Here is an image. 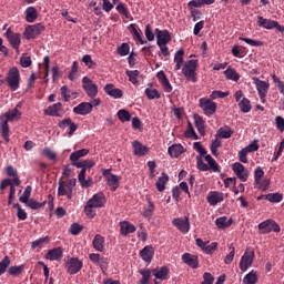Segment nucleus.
I'll list each match as a JSON object with an SVG mask.
<instances>
[{"instance_id": "27", "label": "nucleus", "mask_w": 284, "mask_h": 284, "mask_svg": "<svg viewBox=\"0 0 284 284\" xmlns=\"http://www.w3.org/2000/svg\"><path fill=\"white\" fill-rule=\"evenodd\" d=\"M71 165L75 166L77 169H81V171H84V174L88 170H91L93 166H95V163L92 160H81L79 162H73Z\"/></svg>"}, {"instance_id": "52", "label": "nucleus", "mask_w": 284, "mask_h": 284, "mask_svg": "<svg viewBox=\"0 0 284 284\" xmlns=\"http://www.w3.org/2000/svg\"><path fill=\"white\" fill-rule=\"evenodd\" d=\"M224 75L226 77V79H229L230 81H235L237 82L240 80V74L237 73V71L233 70L232 68H229L224 71Z\"/></svg>"}, {"instance_id": "45", "label": "nucleus", "mask_w": 284, "mask_h": 284, "mask_svg": "<svg viewBox=\"0 0 284 284\" xmlns=\"http://www.w3.org/2000/svg\"><path fill=\"white\" fill-rule=\"evenodd\" d=\"M258 281L257 273L254 271L250 272L244 276V280H242V283L244 284H256Z\"/></svg>"}, {"instance_id": "47", "label": "nucleus", "mask_w": 284, "mask_h": 284, "mask_svg": "<svg viewBox=\"0 0 284 284\" xmlns=\"http://www.w3.org/2000/svg\"><path fill=\"white\" fill-rule=\"evenodd\" d=\"M144 93H145L146 99H149L150 101L159 100L161 98L159 90H156V89L146 88Z\"/></svg>"}, {"instance_id": "34", "label": "nucleus", "mask_w": 284, "mask_h": 284, "mask_svg": "<svg viewBox=\"0 0 284 284\" xmlns=\"http://www.w3.org/2000/svg\"><path fill=\"white\" fill-rule=\"evenodd\" d=\"M174 62H175V71L181 70V68L185 64L183 49H180L179 51L175 52Z\"/></svg>"}, {"instance_id": "35", "label": "nucleus", "mask_w": 284, "mask_h": 284, "mask_svg": "<svg viewBox=\"0 0 284 284\" xmlns=\"http://www.w3.org/2000/svg\"><path fill=\"white\" fill-rule=\"evenodd\" d=\"M170 181L169 175L165 172L161 173V176L159 178V181H156L155 186L156 190L161 193L165 190V185Z\"/></svg>"}, {"instance_id": "18", "label": "nucleus", "mask_w": 284, "mask_h": 284, "mask_svg": "<svg viewBox=\"0 0 284 284\" xmlns=\"http://www.w3.org/2000/svg\"><path fill=\"white\" fill-rule=\"evenodd\" d=\"M93 111V105L90 102H81L79 105L74 106L73 112L77 115L85 116Z\"/></svg>"}, {"instance_id": "46", "label": "nucleus", "mask_w": 284, "mask_h": 284, "mask_svg": "<svg viewBox=\"0 0 284 284\" xmlns=\"http://www.w3.org/2000/svg\"><path fill=\"white\" fill-rule=\"evenodd\" d=\"M204 159L205 162L209 163L207 165H210L211 171H213L214 173H220V165L217 164V162H215L212 155H205Z\"/></svg>"}, {"instance_id": "9", "label": "nucleus", "mask_w": 284, "mask_h": 284, "mask_svg": "<svg viewBox=\"0 0 284 284\" xmlns=\"http://www.w3.org/2000/svg\"><path fill=\"white\" fill-rule=\"evenodd\" d=\"M258 230L261 234H268L270 232H281L280 225L277 224V222H274L273 220H266L264 222H261L258 224Z\"/></svg>"}, {"instance_id": "8", "label": "nucleus", "mask_w": 284, "mask_h": 284, "mask_svg": "<svg viewBox=\"0 0 284 284\" xmlns=\"http://www.w3.org/2000/svg\"><path fill=\"white\" fill-rule=\"evenodd\" d=\"M255 253L253 248H246L244 255H242L240 261L241 272H247L248 267L253 265Z\"/></svg>"}, {"instance_id": "25", "label": "nucleus", "mask_w": 284, "mask_h": 284, "mask_svg": "<svg viewBox=\"0 0 284 284\" xmlns=\"http://www.w3.org/2000/svg\"><path fill=\"white\" fill-rule=\"evenodd\" d=\"M151 273L161 281H165L169 278L170 270L168 266H162L160 268H153Z\"/></svg>"}, {"instance_id": "48", "label": "nucleus", "mask_w": 284, "mask_h": 284, "mask_svg": "<svg viewBox=\"0 0 284 284\" xmlns=\"http://www.w3.org/2000/svg\"><path fill=\"white\" fill-rule=\"evenodd\" d=\"M22 203H24L31 210H40V209L44 207V205H45V202H38L34 199H30L27 202H22Z\"/></svg>"}, {"instance_id": "49", "label": "nucleus", "mask_w": 284, "mask_h": 284, "mask_svg": "<svg viewBox=\"0 0 284 284\" xmlns=\"http://www.w3.org/2000/svg\"><path fill=\"white\" fill-rule=\"evenodd\" d=\"M196 169L201 172L212 171V168L203 162V158L201 155H196Z\"/></svg>"}, {"instance_id": "57", "label": "nucleus", "mask_w": 284, "mask_h": 284, "mask_svg": "<svg viewBox=\"0 0 284 284\" xmlns=\"http://www.w3.org/2000/svg\"><path fill=\"white\" fill-rule=\"evenodd\" d=\"M32 195V186H26L24 193L20 196L19 201L21 203H28L30 201V196Z\"/></svg>"}, {"instance_id": "55", "label": "nucleus", "mask_w": 284, "mask_h": 284, "mask_svg": "<svg viewBox=\"0 0 284 284\" xmlns=\"http://www.w3.org/2000/svg\"><path fill=\"white\" fill-rule=\"evenodd\" d=\"M266 201H270L271 203H280L283 201V195L280 193H271L268 195H264Z\"/></svg>"}, {"instance_id": "17", "label": "nucleus", "mask_w": 284, "mask_h": 284, "mask_svg": "<svg viewBox=\"0 0 284 284\" xmlns=\"http://www.w3.org/2000/svg\"><path fill=\"white\" fill-rule=\"evenodd\" d=\"M4 36L7 40H9L11 47H13L14 50H19L21 43L20 33H14L12 29L9 28L7 29Z\"/></svg>"}, {"instance_id": "60", "label": "nucleus", "mask_w": 284, "mask_h": 284, "mask_svg": "<svg viewBox=\"0 0 284 284\" xmlns=\"http://www.w3.org/2000/svg\"><path fill=\"white\" fill-rule=\"evenodd\" d=\"M153 212H154V204L152 201L149 200V207H146L142 212V216H144L145 219H151L153 216Z\"/></svg>"}, {"instance_id": "15", "label": "nucleus", "mask_w": 284, "mask_h": 284, "mask_svg": "<svg viewBox=\"0 0 284 284\" xmlns=\"http://www.w3.org/2000/svg\"><path fill=\"white\" fill-rule=\"evenodd\" d=\"M224 201V193L220 191H210L209 195H206V202L211 206H215Z\"/></svg>"}, {"instance_id": "63", "label": "nucleus", "mask_w": 284, "mask_h": 284, "mask_svg": "<svg viewBox=\"0 0 284 284\" xmlns=\"http://www.w3.org/2000/svg\"><path fill=\"white\" fill-rule=\"evenodd\" d=\"M275 84H277L280 93L284 97V82L276 74H271Z\"/></svg>"}, {"instance_id": "14", "label": "nucleus", "mask_w": 284, "mask_h": 284, "mask_svg": "<svg viewBox=\"0 0 284 284\" xmlns=\"http://www.w3.org/2000/svg\"><path fill=\"white\" fill-rule=\"evenodd\" d=\"M233 171L235 176L239 178L241 182H247L248 170L243 164L235 162L233 164Z\"/></svg>"}, {"instance_id": "6", "label": "nucleus", "mask_w": 284, "mask_h": 284, "mask_svg": "<svg viewBox=\"0 0 284 284\" xmlns=\"http://www.w3.org/2000/svg\"><path fill=\"white\" fill-rule=\"evenodd\" d=\"M199 103L202 111H204L205 116H213L217 111V103L213 102L209 98H201Z\"/></svg>"}, {"instance_id": "4", "label": "nucleus", "mask_w": 284, "mask_h": 284, "mask_svg": "<svg viewBox=\"0 0 284 284\" xmlns=\"http://www.w3.org/2000/svg\"><path fill=\"white\" fill-rule=\"evenodd\" d=\"M256 24L258 27L264 28L265 30L275 29L276 31H278L281 33L284 32V27L281 26L277 21L271 20V19H265L263 16H258V20L256 21Z\"/></svg>"}, {"instance_id": "26", "label": "nucleus", "mask_w": 284, "mask_h": 284, "mask_svg": "<svg viewBox=\"0 0 284 284\" xmlns=\"http://www.w3.org/2000/svg\"><path fill=\"white\" fill-rule=\"evenodd\" d=\"M104 91L106 94L113 97L115 100L123 98V91L120 89H115L112 83L105 84Z\"/></svg>"}, {"instance_id": "13", "label": "nucleus", "mask_w": 284, "mask_h": 284, "mask_svg": "<svg viewBox=\"0 0 284 284\" xmlns=\"http://www.w3.org/2000/svg\"><path fill=\"white\" fill-rule=\"evenodd\" d=\"M156 34V45H168L169 42L172 41V36L170 34L169 30H160L159 28L155 29Z\"/></svg>"}, {"instance_id": "62", "label": "nucleus", "mask_w": 284, "mask_h": 284, "mask_svg": "<svg viewBox=\"0 0 284 284\" xmlns=\"http://www.w3.org/2000/svg\"><path fill=\"white\" fill-rule=\"evenodd\" d=\"M83 231V226H81L79 223H73L70 226V233L73 236H78Z\"/></svg>"}, {"instance_id": "10", "label": "nucleus", "mask_w": 284, "mask_h": 284, "mask_svg": "<svg viewBox=\"0 0 284 284\" xmlns=\"http://www.w3.org/2000/svg\"><path fill=\"white\" fill-rule=\"evenodd\" d=\"M173 225L176 230H179L182 234H187L190 232L191 225H190V217H174L173 219Z\"/></svg>"}, {"instance_id": "38", "label": "nucleus", "mask_w": 284, "mask_h": 284, "mask_svg": "<svg viewBox=\"0 0 284 284\" xmlns=\"http://www.w3.org/2000/svg\"><path fill=\"white\" fill-rule=\"evenodd\" d=\"M38 19V10L34 7H29L26 9V21L28 23H33Z\"/></svg>"}, {"instance_id": "50", "label": "nucleus", "mask_w": 284, "mask_h": 284, "mask_svg": "<svg viewBox=\"0 0 284 284\" xmlns=\"http://www.w3.org/2000/svg\"><path fill=\"white\" fill-rule=\"evenodd\" d=\"M116 116H119V120L124 123V122H129L130 120H132V115L130 114V112L125 109H120L119 112H116Z\"/></svg>"}, {"instance_id": "7", "label": "nucleus", "mask_w": 284, "mask_h": 284, "mask_svg": "<svg viewBox=\"0 0 284 284\" xmlns=\"http://www.w3.org/2000/svg\"><path fill=\"white\" fill-rule=\"evenodd\" d=\"M82 89H84L87 97L94 99L98 97L99 88L98 85L88 77L82 78Z\"/></svg>"}, {"instance_id": "32", "label": "nucleus", "mask_w": 284, "mask_h": 284, "mask_svg": "<svg viewBox=\"0 0 284 284\" xmlns=\"http://www.w3.org/2000/svg\"><path fill=\"white\" fill-rule=\"evenodd\" d=\"M134 155L136 156H144L149 153L148 146L141 144L138 140L133 142Z\"/></svg>"}, {"instance_id": "12", "label": "nucleus", "mask_w": 284, "mask_h": 284, "mask_svg": "<svg viewBox=\"0 0 284 284\" xmlns=\"http://www.w3.org/2000/svg\"><path fill=\"white\" fill-rule=\"evenodd\" d=\"M264 178V171L262 168H256L254 171V182L256 185H258V187L261 190H267L268 185H270V181L268 180H264L262 181Z\"/></svg>"}, {"instance_id": "42", "label": "nucleus", "mask_w": 284, "mask_h": 284, "mask_svg": "<svg viewBox=\"0 0 284 284\" xmlns=\"http://www.w3.org/2000/svg\"><path fill=\"white\" fill-rule=\"evenodd\" d=\"M78 179L82 189H89L90 186H92V179H85L84 170L80 171Z\"/></svg>"}, {"instance_id": "11", "label": "nucleus", "mask_w": 284, "mask_h": 284, "mask_svg": "<svg viewBox=\"0 0 284 284\" xmlns=\"http://www.w3.org/2000/svg\"><path fill=\"white\" fill-rule=\"evenodd\" d=\"M254 84L256 85V91H258V97L262 103H264L265 97L267 95L270 89V84L263 80H260V78H254Z\"/></svg>"}, {"instance_id": "22", "label": "nucleus", "mask_w": 284, "mask_h": 284, "mask_svg": "<svg viewBox=\"0 0 284 284\" xmlns=\"http://www.w3.org/2000/svg\"><path fill=\"white\" fill-rule=\"evenodd\" d=\"M156 79H159L160 84L162 85V88H164L165 92H172L173 91V87L170 83L168 75H165L164 71H160L159 73H156Z\"/></svg>"}, {"instance_id": "61", "label": "nucleus", "mask_w": 284, "mask_h": 284, "mask_svg": "<svg viewBox=\"0 0 284 284\" xmlns=\"http://www.w3.org/2000/svg\"><path fill=\"white\" fill-rule=\"evenodd\" d=\"M20 65L23 69L30 68V65H32V59L29 55H21Z\"/></svg>"}, {"instance_id": "39", "label": "nucleus", "mask_w": 284, "mask_h": 284, "mask_svg": "<svg viewBox=\"0 0 284 284\" xmlns=\"http://www.w3.org/2000/svg\"><path fill=\"white\" fill-rule=\"evenodd\" d=\"M88 154H89L88 149H81V150L72 152L70 154V161H71V163H77L79 161V159L84 158Z\"/></svg>"}, {"instance_id": "29", "label": "nucleus", "mask_w": 284, "mask_h": 284, "mask_svg": "<svg viewBox=\"0 0 284 284\" xmlns=\"http://www.w3.org/2000/svg\"><path fill=\"white\" fill-rule=\"evenodd\" d=\"M93 247L97 252H104L105 250V237L102 234H95L93 239Z\"/></svg>"}, {"instance_id": "59", "label": "nucleus", "mask_w": 284, "mask_h": 284, "mask_svg": "<svg viewBox=\"0 0 284 284\" xmlns=\"http://www.w3.org/2000/svg\"><path fill=\"white\" fill-rule=\"evenodd\" d=\"M229 248H230V253L226 254V256H225V258H224V263H225L226 265L232 264V263H233V260H234V256H235V248H234V245L231 244Z\"/></svg>"}, {"instance_id": "56", "label": "nucleus", "mask_w": 284, "mask_h": 284, "mask_svg": "<svg viewBox=\"0 0 284 284\" xmlns=\"http://www.w3.org/2000/svg\"><path fill=\"white\" fill-rule=\"evenodd\" d=\"M12 261H10L9 256H6L0 261V275H3L6 273Z\"/></svg>"}, {"instance_id": "43", "label": "nucleus", "mask_w": 284, "mask_h": 284, "mask_svg": "<svg viewBox=\"0 0 284 284\" xmlns=\"http://www.w3.org/2000/svg\"><path fill=\"white\" fill-rule=\"evenodd\" d=\"M7 175L10 178H13V182L16 186H19L21 184V181L18 176V171L12 165L7 166Z\"/></svg>"}, {"instance_id": "58", "label": "nucleus", "mask_w": 284, "mask_h": 284, "mask_svg": "<svg viewBox=\"0 0 284 284\" xmlns=\"http://www.w3.org/2000/svg\"><path fill=\"white\" fill-rule=\"evenodd\" d=\"M116 53L120 57H126L130 53L129 43H121V45L119 48H116Z\"/></svg>"}, {"instance_id": "44", "label": "nucleus", "mask_w": 284, "mask_h": 284, "mask_svg": "<svg viewBox=\"0 0 284 284\" xmlns=\"http://www.w3.org/2000/svg\"><path fill=\"white\" fill-rule=\"evenodd\" d=\"M106 182L111 187V191L114 192L120 185V178L118 175H109V178H106Z\"/></svg>"}, {"instance_id": "3", "label": "nucleus", "mask_w": 284, "mask_h": 284, "mask_svg": "<svg viewBox=\"0 0 284 284\" xmlns=\"http://www.w3.org/2000/svg\"><path fill=\"white\" fill-rule=\"evenodd\" d=\"M44 30H45V27L42 23L28 24L26 27L24 32L22 33V36L27 40H32V39L38 38V36H40L41 33H43Z\"/></svg>"}, {"instance_id": "20", "label": "nucleus", "mask_w": 284, "mask_h": 284, "mask_svg": "<svg viewBox=\"0 0 284 284\" xmlns=\"http://www.w3.org/2000/svg\"><path fill=\"white\" fill-rule=\"evenodd\" d=\"M182 263H185L191 268H199V257L191 254V253H184L181 256Z\"/></svg>"}, {"instance_id": "28", "label": "nucleus", "mask_w": 284, "mask_h": 284, "mask_svg": "<svg viewBox=\"0 0 284 284\" xmlns=\"http://www.w3.org/2000/svg\"><path fill=\"white\" fill-rule=\"evenodd\" d=\"M135 232V226L126 221L120 222V234L123 236H128L129 234H133Z\"/></svg>"}, {"instance_id": "37", "label": "nucleus", "mask_w": 284, "mask_h": 284, "mask_svg": "<svg viewBox=\"0 0 284 284\" xmlns=\"http://www.w3.org/2000/svg\"><path fill=\"white\" fill-rule=\"evenodd\" d=\"M19 105L16 106V109L4 113V118L7 122H13L16 120H19L21 118V112L18 110Z\"/></svg>"}, {"instance_id": "2", "label": "nucleus", "mask_w": 284, "mask_h": 284, "mask_svg": "<svg viewBox=\"0 0 284 284\" xmlns=\"http://www.w3.org/2000/svg\"><path fill=\"white\" fill-rule=\"evenodd\" d=\"M6 82L11 91H18V89L20 88V72L17 67H13L9 70L6 77Z\"/></svg>"}, {"instance_id": "1", "label": "nucleus", "mask_w": 284, "mask_h": 284, "mask_svg": "<svg viewBox=\"0 0 284 284\" xmlns=\"http://www.w3.org/2000/svg\"><path fill=\"white\" fill-rule=\"evenodd\" d=\"M197 67L199 60L191 59L184 62V67H182V74L185 77L186 81L196 83L197 82Z\"/></svg>"}, {"instance_id": "40", "label": "nucleus", "mask_w": 284, "mask_h": 284, "mask_svg": "<svg viewBox=\"0 0 284 284\" xmlns=\"http://www.w3.org/2000/svg\"><path fill=\"white\" fill-rule=\"evenodd\" d=\"M194 123H195L196 131H199L200 135H204L205 134V125H204L205 122H204L203 118L195 114Z\"/></svg>"}, {"instance_id": "16", "label": "nucleus", "mask_w": 284, "mask_h": 284, "mask_svg": "<svg viewBox=\"0 0 284 284\" xmlns=\"http://www.w3.org/2000/svg\"><path fill=\"white\" fill-rule=\"evenodd\" d=\"M89 206L95 207V209H101L105 205V196L103 193H97L91 197L89 201H87V204Z\"/></svg>"}, {"instance_id": "51", "label": "nucleus", "mask_w": 284, "mask_h": 284, "mask_svg": "<svg viewBox=\"0 0 284 284\" xmlns=\"http://www.w3.org/2000/svg\"><path fill=\"white\" fill-rule=\"evenodd\" d=\"M0 128H1V136H2V139H4V141L7 143H9V141H10V138H9L10 129H9L8 121H2Z\"/></svg>"}, {"instance_id": "41", "label": "nucleus", "mask_w": 284, "mask_h": 284, "mask_svg": "<svg viewBox=\"0 0 284 284\" xmlns=\"http://www.w3.org/2000/svg\"><path fill=\"white\" fill-rule=\"evenodd\" d=\"M239 103L240 111L242 113H248L252 111V104L247 98H242Z\"/></svg>"}, {"instance_id": "23", "label": "nucleus", "mask_w": 284, "mask_h": 284, "mask_svg": "<svg viewBox=\"0 0 284 284\" xmlns=\"http://www.w3.org/2000/svg\"><path fill=\"white\" fill-rule=\"evenodd\" d=\"M59 197L67 196V199L72 200L73 187L59 183V189L57 191Z\"/></svg>"}, {"instance_id": "31", "label": "nucleus", "mask_w": 284, "mask_h": 284, "mask_svg": "<svg viewBox=\"0 0 284 284\" xmlns=\"http://www.w3.org/2000/svg\"><path fill=\"white\" fill-rule=\"evenodd\" d=\"M63 257V251L60 247L49 250L45 258L50 261H60Z\"/></svg>"}, {"instance_id": "33", "label": "nucleus", "mask_w": 284, "mask_h": 284, "mask_svg": "<svg viewBox=\"0 0 284 284\" xmlns=\"http://www.w3.org/2000/svg\"><path fill=\"white\" fill-rule=\"evenodd\" d=\"M234 134V131L232 128H230L229 125H224L222 128L219 129V131H216V138L220 139H230L232 138V135Z\"/></svg>"}, {"instance_id": "21", "label": "nucleus", "mask_w": 284, "mask_h": 284, "mask_svg": "<svg viewBox=\"0 0 284 284\" xmlns=\"http://www.w3.org/2000/svg\"><path fill=\"white\" fill-rule=\"evenodd\" d=\"M140 257L145 263H152L154 257V247L152 245H146L140 251Z\"/></svg>"}, {"instance_id": "53", "label": "nucleus", "mask_w": 284, "mask_h": 284, "mask_svg": "<svg viewBox=\"0 0 284 284\" xmlns=\"http://www.w3.org/2000/svg\"><path fill=\"white\" fill-rule=\"evenodd\" d=\"M23 271H24V265L21 264V265L11 266V267L9 268V271H7V273H9V275H11V276L17 277V276H19L21 273H23Z\"/></svg>"}, {"instance_id": "30", "label": "nucleus", "mask_w": 284, "mask_h": 284, "mask_svg": "<svg viewBox=\"0 0 284 284\" xmlns=\"http://www.w3.org/2000/svg\"><path fill=\"white\" fill-rule=\"evenodd\" d=\"M215 225L217 229H229L230 226L233 225V217H227V216H222V217H216L215 220Z\"/></svg>"}, {"instance_id": "36", "label": "nucleus", "mask_w": 284, "mask_h": 284, "mask_svg": "<svg viewBox=\"0 0 284 284\" xmlns=\"http://www.w3.org/2000/svg\"><path fill=\"white\" fill-rule=\"evenodd\" d=\"M183 153H184V148L181 144H173L169 148V154L173 159H178Z\"/></svg>"}, {"instance_id": "5", "label": "nucleus", "mask_w": 284, "mask_h": 284, "mask_svg": "<svg viewBox=\"0 0 284 284\" xmlns=\"http://www.w3.org/2000/svg\"><path fill=\"white\" fill-rule=\"evenodd\" d=\"M64 267L69 275H75L83 268V261L78 257H70L65 261Z\"/></svg>"}, {"instance_id": "24", "label": "nucleus", "mask_w": 284, "mask_h": 284, "mask_svg": "<svg viewBox=\"0 0 284 284\" xmlns=\"http://www.w3.org/2000/svg\"><path fill=\"white\" fill-rule=\"evenodd\" d=\"M62 110H63V109H62L61 103H60V102H57V103H54L53 105H50L49 108H47V109L44 110V114H45L47 116H57V118H60V116H61L60 112H61Z\"/></svg>"}, {"instance_id": "54", "label": "nucleus", "mask_w": 284, "mask_h": 284, "mask_svg": "<svg viewBox=\"0 0 284 284\" xmlns=\"http://www.w3.org/2000/svg\"><path fill=\"white\" fill-rule=\"evenodd\" d=\"M126 77H129V81L133 83V85H138V77L140 75V71H125Z\"/></svg>"}, {"instance_id": "64", "label": "nucleus", "mask_w": 284, "mask_h": 284, "mask_svg": "<svg viewBox=\"0 0 284 284\" xmlns=\"http://www.w3.org/2000/svg\"><path fill=\"white\" fill-rule=\"evenodd\" d=\"M258 149H260L258 140H254L253 142H251V144H248V146H246L245 149H242V150L253 153V152H257Z\"/></svg>"}, {"instance_id": "19", "label": "nucleus", "mask_w": 284, "mask_h": 284, "mask_svg": "<svg viewBox=\"0 0 284 284\" xmlns=\"http://www.w3.org/2000/svg\"><path fill=\"white\" fill-rule=\"evenodd\" d=\"M58 126L61 129V130H64L65 128H69L70 131H69V136H72L74 135V132L78 131L79 129V125L75 124L71 118H65V119H62V121L59 122Z\"/></svg>"}]
</instances>
